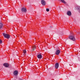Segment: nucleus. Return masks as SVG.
<instances>
[{"label": "nucleus", "mask_w": 80, "mask_h": 80, "mask_svg": "<svg viewBox=\"0 0 80 80\" xmlns=\"http://www.w3.org/2000/svg\"><path fill=\"white\" fill-rule=\"evenodd\" d=\"M41 2L42 5H43V6H45V5H46V2L45 0H41Z\"/></svg>", "instance_id": "obj_3"}, {"label": "nucleus", "mask_w": 80, "mask_h": 80, "mask_svg": "<svg viewBox=\"0 0 80 80\" xmlns=\"http://www.w3.org/2000/svg\"><path fill=\"white\" fill-rule=\"evenodd\" d=\"M2 43V40H0V44Z\"/></svg>", "instance_id": "obj_16"}, {"label": "nucleus", "mask_w": 80, "mask_h": 80, "mask_svg": "<svg viewBox=\"0 0 80 80\" xmlns=\"http://www.w3.org/2000/svg\"><path fill=\"white\" fill-rule=\"evenodd\" d=\"M21 11L22 12H27V9L25 8H22L21 9Z\"/></svg>", "instance_id": "obj_4"}, {"label": "nucleus", "mask_w": 80, "mask_h": 80, "mask_svg": "<svg viewBox=\"0 0 80 80\" xmlns=\"http://www.w3.org/2000/svg\"><path fill=\"white\" fill-rule=\"evenodd\" d=\"M75 32H77V31H75Z\"/></svg>", "instance_id": "obj_20"}, {"label": "nucleus", "mask_w": 80, "mask_h": 80, "mask_svg": "<svg viewBox=\"0 0 80 80\" xmlns=\"http://www.w3.org/2000/svg\"><path fill=\"white\" fill-rule=\"evenodd\" d=\"M69 39L72 40V41H75V40H76L75 38L73 36H69Z\"/></svg>", "instance_id": "obj_2"}, {"label": "nucleus", "mask_w": 80, "mask_h": 80, "mask_svg": "<svg viewBox=\"0 0 80 80\" xmlns=\"http://www.w3.org/2000/svg\"><path fill=\"white\" fill-rule=\"evenodd\" d=\"M23 55H25V54H23Z\"/></svg>", "instance_id": "obj_18"}, {"label": "nucleus", "mask_w": 80, "mask_h": 80, "mask_svg": "<svg viewBox=\"0 0 80 80\" xmlns=\"http://www.w3.org/2000/svg\"><path fill=\"white\" fill-rule=\"evenodd\" d=\"M50 10L48 8H47L46 9V11L47 12H49Z\"/></svg>", "instance_id": "obj_15"}, {"label": "nucleus", "mask_w": 80, "mask_h": 80, "mask_svg": "<svg viewBox=\"0 0 80 80\" xmlns=\"http://www.w3.org/2000/svg\"><path fill=\"white\" fill-rule=\"evenodd\" d=\"M2 35L5 38H7L8 39H9L10 37V35L8 34H5V33H3Z\"/></svg>", "instance_id": "obj_1"}, {"label": "nucleus", "mask_w": 80, "mask_h": 80, "mask_svg": "<svg viewBox=\"0 0 80 80\" xmlns=\"http://www.w3.org/2000/svg\"><path fill=\"white\" fill-rule=\"evenodd\" d=\"M58 67H59V64L58 63H57L55 64V68L56 69H58Z\"/></svg>", "instance_id": "obj_5"}, {"label": "nucleus", "mask_w": 80, "mask_h": 80, "mask_svg": "<svg viewBox=\"0 0 80 80\" xmlns=\"http://www.w3.org/2000/svg\"><path fill=\"white\" fill-rule=\"evenodd\" d=\"M18 72L17 70L13 72V74L14 75H15V76H17V75H18Z\"/></svg>", "instance_id": "obj_6"}, {"label": "nucleus", "mask_w": 80, "mask_h": 80, "mask_svg": "<svg viewBox=\"0 0 80 80\" xmlns=\"http://www.w3.org/2000/svg\"><path fill=\"white\" fill-rule=\"evenodd\" d=\"M23 52L24 53H27V51H26V50H24L23 51Z\"/></svg>", "instance_id": "obj_14"}, {"label": "nucleus", "mask_w": 80, "mask_h": 80, "mask_svg": "<svg viewBox=\"0 0 80 80\" xmlns=\"http://www.w3.org/2000/svg\"><path fill=\"white\" fill-rule=\"evenodd\" d=\"M36 48V46H32V51H34L35 50V49Z\"/></svg>", "instance_id": "obj_12"}, {"label": "nucleus", "mask_w": 80, "mask_h": 80, "mask_svg": "<svg viewBox=\"0 0 80 80\" xmlns=\"http://www.w3.org/2000/svg\"><path fill=\"white\" fill-rule=\"evenodd\" d=\"M78 10H80V7H78Z\"/></svg>", "instance_id": "obj_17"}, {"label": "nucleus", "mask_w": 80, "mask_h": 80, "mask_svg": "<svg viewBox=\"0 0 80 80\" xmlns=\"http://www.w3.org/2000/svg\"><path fill=\"white\" fill-rule=\"evenodd\" d=\"M60 53V50H57L56 51V55H59Z\"/></svg>", "instance_id": "obj_10"}, {"label": "nucleus", "mask_w": 80, "mask_h": 80, "mask_svg": "<svg viewBox=\"0 0 80 80\" xmlns=\"http://www.w3.org/2000/svg\"><path fill=\"white\" fill-rule=\"evenodd\" d=\"M37 57L38 58H39V59H41L42 57V56L41 54H39L38 55Z\"/></svg>", "instance_id": "obj_8"}, {"label": "nucleus", "mask_w": 80, "mask_h": 80, "mask_svg": "<svg viewBox=\"0 0 80 80\" xmlns=\"http://www.w3.org/2000/svg\"><path fill=\"white\" fill-rule=\"evenodd\" d=\"M67 15L68 16H70V15H72V12H71L70 11H68L67 12Z\"/></svg>", "instance_id": "obj_9"}, {"label": "nucleus", "mask_w": 80, "mask_h": 80, "mask_svg": "<svg viewBox=\"0 0 80 80\" xmlns=\"http://www.w3.org/2000/svg\"><path fill=\"white\" fill-rule=\"evenodd\" d=\"M63 3H66V2L64 0H60Z\"/></svg>", "instance_id": "obj_13"}, {"label": "nucleus", "mask_w": 80, "mask_h": 80, "mask_svg": "<svg viewBox=\"0 0 80 80\" xmlns=\"http://www.w3.org/2000/svg\"><path fill=\"white\" fill-rule=\"evenodd\" d=\"M3 65L4 67H5L6 68H7L9 67V64L8 63H4L3 64Z\"/></svg>", "instance_id": "obj_7"}, {"label": "nucleus", "mask_w": 80, "mask_h": 80, "mask_svg": "<svg viewBox=\"0 0 80 80\" xmlns=\"http://www.w3.org/2000/svg\"><path fill=\"white\" fill-rule=\"evenodd\" d=\"M78 33H79V34H80V32H79Z\"/></svg>", "instance_id": "obj_19"}, {"label": "nucleus", "mask_w": 80, "mask_h": 80, "mask_svg": "<svg viewBox=\"0 0 80 80\" xmlns=\"http://www.w3.org/2000/svg\"><path fill=\"white\" fill-rule=\"evenodd\" d=\"M2 27H3V24L1 22L0 23V29H1Z\"/></svg>", "instance_id": "obj_11"}]
</instances>
